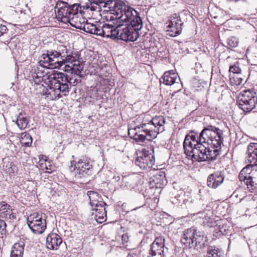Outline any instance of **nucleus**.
Returning a JSON list of instances; mask_svg holds the SVG:
<instances>
[{"instance_id": "obj_21", "label": "nucleus", "mask_w": 257, "mask_h": 257, "mask_svg": "<svg viewBox=\"0 0 257 257\" xmlns=\"http://www.w3.org/2000/svg\"><path fill=\"white\" fill-rule=\"evenodd\" d=\"M44 76V72L38 67L33 68L29 76L30 81H34L36 84H39L42 81Z\"/></svg>"}, {"instance_id": "obj_30", "label": "nucleus", "mask_w": 257, "mask_h": 257, "mask_svg": "<svg viewBox=\"0 0 257 257\" xmlns=\"http://www.w3.org/2000/svg\"><path fill=\"white\" fill-rule=\"evenodd\" d=\"M122 186L127 189H131L134 187L136 180L133 176L128 175L123 177Z\"/></svg>"}, {"instance_id": "obj_9", "label": "nucleus", "mask_w": 257, "mask_h": 257, "mask_svg": "<svg viewBox=\"0 0 257 257\" xmlns=\"http://www.w3.org/2000/svg\"><path fill=\"white\" fill-rule=\"evenodd\" d=\"M62 59L55 52V50H47L46 53L42 54L39 63L45 68H60L62 66Z\"/></svg>"}, {"instance_id": "obj_35", "label": "nucleus", "mask_w": 257, "mask_h": 257, "mask_svg": "<svg viewBox=\"0 0 257 257\" xmlns=\"http://www.w3.org/2000/svg\"><path fill=\"white\" fill-rule=\"evenodd\" d=\"M238 39L234 36L229 37L227 40V45L230 48H235L238 45Z\"/></svg>"}, {"instance_id": "obj_26", "label": "nucleus", "mask_w": 257, "mask_h": 257, "mask_svg": "<svg viewBox=\"0 0 257 257\" xmlns=\"http://www.w3.org/2000/svg\"><path fill=\"white\" fill-rule=\"evenodd\" d=\"M87 195L90 200L89 203L92 207H96V205H99L102 202H104L102 201V199L101 196L96 192L89 191L87 192Z\"/></svg>"}, {"instance_id": "obj_10", "label": "nucleus", "mask_w": 257, "mask_h": 257, "mask_svg": "<svg viewBox=\"0 0 257 257\" xmlns=\"http://www.w3.org/2000/svg\"><path fill=\"white\" fill-rule=\"evenodd\" d=\"M74 165L76 169L75 177L80 179L91 175L93 172V165L90 160L86 157H82L76 162L74 161L71 162V166Z\"/></svg>"}, {"instance_id": "obj_18", "label": "nucleus", "mask_w": 257, "mask_h": 257, "mask_svg": "<svg viewBox=\"0 0 257 257\" xmlns=\"http://www.w3.org/2000/svg\"><path fill=\"white\" fill-rule=\"evenodd\" d=\"M71 25L77 29L83 30L86 33L93 34L96 25L88 23L87 21H85L84 18L79 17L78 20L75 21V23H71Z\"/></svg>"}, {"instance_id": "obj_47", "label": "nucleus", "mask_w": 257, "mask_h": 257, "mask_svg": "<svg viewBox=\"0 0 257 257\" xmlns=\"http://www.w3.org/2000/svg\"><path fill=\"white\" fill-rule=\"evenodd\" d=\"M80 7H81L82 11H81V12H79L78 17L79 16H82V13H83V10H88L90 8V3L89 4H88V3L85 4L83 6H80Z\"/></svg>"}, {"instance_id": "obj_13", "label": "nucleus", "mask_w": 257, "mask_h": 257, "mask_svg": "<svg viewBox=\"0 0 257 257\" xmlns=\"http://www.w3.org/2000/svg\"><path fill=\"white\" fill-rule=\"evenodd\" d=\"M118 15H108L105 17L106 23L102 26L103 37L111 38L113 39L116 38V33L117 32V26H119L118 24Z\"/></svg>"}, {"instance_id": "obj_37", "label": "nucleus", "mask_w": 257, "mask_h": 257, "mask_svg": "<svg viewBox=\"0 0 257 257\" xmlns=\"http://www.w3.org/2000/svg\"><path fill=\"white\" fill-rule=\"evenodd\" d=\"M82 65H80V67L77 66H73V69L72 70L71 75L79 76H81V70H82Z\"/></svg>"}, {"instance_id": "obj_38", "label": "nucleus", "mask_w": 257, "mask_h": 257, "mask_svg": "<svg viewBox=\"0 0 257 257\" xmlns=\"http://www.w3.org/2000/svg\"><path fill=\"white\" fill-rule=\"evenodd\" d=\"M229 71L230 73L232 72L233 73L240 74L241 72V70L238 67V64H234L233 66H230Z\"/></svg>"}, {"instance_id": "obj_19", "label": "nucleus", "mask_w": 257, "mask_h": 257, "mask_svg": "<svg viewBox=\"0 0 257 257\" xmlns=\"http://www.w3.org/2000/svg\"><path fill=\"white\" fill-rule=\"evenodd\" d=\"M62 243L61 237L57 233L49 234L46 238V246L51 250H57Z\"/></svg>"}, {"instance_id": "obj_51", "label": "nucleus", "mask_w": 257, "mask_h": 257, "mask_svg": "<svg viewBox=\"0 0 257 257\" xmlns=\"http://www.w3.org/2000/svg\"><path fill=\"white\" fill-rule=\"evenodd\" d=\"M113 179H115L116 181H118L120 179L119 176L115 177Z\"/></svg>"}, {"instance_id": "obj_25", "label": "nucleus", "mask_w": 257, "mask_h": 257, "mask_svg": "<svg viewBox=\"0 0 257 257\" xmlns=\"http://www.w3.org/2000/svg\"><path fill=\"white\" fill-rule=\"evenodd\" d=\"M24 246L23 241L15 243L13 246L10 257H23Z\"/></svg>"}, {"instance_id": "obj_27", "label": "nucleus", "mask_w": 257, "mask_h": 257, "mask_svg": "<svg viewBox=\"0 0 257 257\" xmlns=\"http://www.w3.org/2000/svg\"><path fill=\"white\" fill-rule=\"evenodd\" d=\"M177 79V74L168 71L164 74L160 81L166 85H172L176 82Z\"/></svg>"}, {"instance_id": "obj_5", "label": "nucleus", "mask_w": 257, "mask_h": 257, "mask_svg": "<svg viewBox=\"0 0 257 257\" xmlns=\"http://www.w3.org/2000/svg\"><path fill=\"white\" fill-rule=\"evenodd\" d=\"M81 7L78 4L69 5L67 2L58 1L55 7V13L57 19L62 23H75L77 21L79 12H81Z\"/></svg>"}, {"instance_id": "obj_39", "label": "nucleus", "mask_w": 257, "mask_h": 257, "mask_svg": "<svg viewBox=\"0 0 257 257\" xmlns=\"http://www.w3.org/2000/svg\"><path fill=\"white\" fill-rule=\"evenodd\" d=\"M93 34L103 37L102 26L100 27L99 25H96Z\"/></svg>"}, {"instance_id": "obj_28", "label": "nucleus", "mask_w": 257, "mask_h": 257, "mask_svg": "<svg viewBox=\"0 0 257 257\" xmlns=\"http://www.w3.org/2000/svg\"><path fill=\"white\" fill-rule=\"evenodd\" d=\"M12 209L10 205L5 201L0 202V217L6 218L9 216V218H11L14 216L12 213Z\"/></svg>"}, {"instance_id": "obj_1", "label": "nucleus", "mask_w": 257, "mask_h": 257, "mask_svg": "<svg viewBox=\"0 0 257 257\" xmlns=\"http://www.w3.org/2000/svg\"><path fill=\"white\" fill-rule=\"evenodd\" d=\"M111 9L117 15L118 24L116 38L124 41L134 42L139 37V31L142 28L143 22L139 14L133 8L121 1H116Z\"/></svg>"}, {"instance_id": "obj_45", "label": "nucleus", "mask_w": 257, "mask_h": 257, "mask_svg": "<svg viewBox=\"0 0 257 257\" xmlns=\"http://www.w3.org/2000/svg\"><path fill=\"white\" fill-rule=\"evenodd\" d=\"M126 257H141V255L139 251L135 250L132 251Z\"/></svg>"}, {"instance_id": "obj_34", "label": "nucleus", "mask_w": 257, "mask_h": 257, "mask_svg": "<svg viewBox=\"0 0 257 257\" xmlns=\"http://www.w3.org/2000/svg\"><path fill=\"white\" fill-rule=\"evenodd\" d=\"M55 52L61 57V59H63L65 57L66 54L68 53L69 51L66 46L63 45H60L57 47Z\"/></svg>"}, {"instance_id": "obj_2", "label": "nucleus", "mask_w": 257, "mask_h": 257, "mask_svg": "<svg viewBox=\"0 0 257 257\" xmlns=\"http://www.w3.org/2000/svg\"><path fill=\"white\" fill-rule=\"evenodd\" d=\"M135 125L128 128V135L131 138L138 142L146 140L152 141L158 134L165 131V119L163 116H156L151 120L143 119L139 122L138 119L134 121Z\"/></svg>"}, {"instance_id": "obj_7", "label": "nucleus", "mask_w": 257, "mask_h": 257, "mask_svg": "<svg viewBox=\"0 0 257 257\" xmlns=\"http://www.w3.org/2000/svg\"><path fill=\"white\" fill-rule=\"evenodd\" d=\"M247 160L250 164L241 170L239 174L238 179L240 181L244 182L247 186V182H248L250 174V169L257 166V143H250L247 147Z\"/></svg>"}, {"instance_id": "obj_29", "label": "nucleus", "mask_w": 257, "mask_h": 257, "mask_svg": "<svg viewBox=\"0 0 257 257\" xmlns=\"http://www.w3.org/2000/svg\"><path fill=\"white\" fill-rule=\"evenodd\" d=\"M16 122L18 126L21 130H24L26 128L29 123V120L27 114L22 112L20 113L17 116Z\"/></svg>"}, {"instance_id": "obj_17", "label": "nucleus", "mask_w": 257, "mask_h": 257, "mask_svg": "<svg viewBox=\"0 0 257 257\" xmlns=\"http://www.w3.org/2000/svg\"><path fill=\"white\" fill-rule=\"evenodd\" d=\"M224 179L223 173L217 171L210 174L207 178V186L212 188H216L221 185Z\"/></svg>"}, {"instance_id": "obj_15", "label": "nucleus", "mask_w": 257, "mask_h": 257, "mask_svg": "<svg viewBox=\"0 0 257 257\" xmlns=\"http://www.w3.org/2000/svg\"><path fill=\"white\" fill-rule=\"evenodd\" d=\"M167 251L168 248L165 246L164 237L159 236L152 243L149 254L150 257H166L165 254Z\"/></svg>"}, {"instance_id": "obj_31", "label": "nucleus", "mask_w": 257, "mask_h": 257, "mask_svg": "<svg viewBox=\"0 0 257 257\" xmlns=\"http://www.w3.org/2000/svg\"><path fill=\"white\" fill-rule=\"evenodd\" d=\"M214 148V147H213ZM221 146L218 148L220 149ZM216 148V147L215 148ZM216 148V149H210L209 146H207V151L206 157L205 158V161L209 160H214L216 159L217 156L219 155V150Z\"/></svg>"}, {"instance_id": "obj_4", "label": "nucleus", "mask_w": 257, "mask_h": 257, "mask_svg": "<svg viewBox=\"0 0 257 257\" xmlns=\"http://www.w3.org/2000/svg\"><path fill=\"white\" fill-rule=\"evenodd\" d=\"M194 133L192 131L190 133L191 135H187L183 143V147L185 153L187 152L189 147L190 146L189 143L196 146L197 143H206L209 141L210 143L213 145L214 148H219L223 144V132L219 128L209 125L204 127L199 134V136L196 137L194 135ZM194 148V147H192Z\"/></svg>"}, {"instance_id": "obj_22", "label": "nucleus", "mask_w": 257, "mask_h": 257, "mask_svg": "<svg viewBox=\"0 0 257 257\" xmlns=\"http://www.w3.org/2000/svg\"><path fill=\"white\" fill-rule=\"evenodd\" d=\"M164 176L162 175H156L150 179V184L151 188L161 189L163 188L166 180Z\"/></svg>"}, {"instance_id": "obj_41", "label": "nucleus", "mask_w": 257, "mask_h": 257, "mask_svg": "<svg viewBox=\"0 0 257 257\" xmlns=\"http://www.w3.org/2000/svg\"><path fill=\"white\" fill-rule=\"evenodd\" d=\"M90 3V8L91 11H95L97 9V6L100 5V7H103L104 4L99 3H91L88 0Z\"/></svg>"}, {"instance_id": "obj_43", "label": "nucleus", "mask_w": 257, "mask_h": 257, "mask_svg": "<svg viewBox=\"0 0 257 257\" xmlns=\"http://www.w3.org/2000/svg\"><path fill=\"white\" fill-rule=\"evenodd\" d=\"M8 31V29L6 26L0 24V37L7 33Z\"/></svg>"}, {"instance_id": "obj_42", "label": "nucleus", "mask_w": 257, "mask_h": 257, "mask_svg": "<svg viewBox=\"0 0 257 257\" xmlns=\"http://www.w3.org/2000/svg\"><path fill=\"white\" fill-rule=\"evenodd\" d=\"M6 227V222L4 220L0 219V231L2 235L5 234Z\"/></svg>"}, {"instance_id": "obj_36", "label": "nucleus", "mask_w": 257, "mask_h": 257, "mask_svg": "<svg viewBox=\"0 0 257 257\" xmlns=\"http://www.w3.org/2000/svg\"><path fill=\"white\" fill-rule=\"evenodd\" d=\"M250 176H249L248 182H247V187L252 184V182H255V179L257 180V170H250Z\"/></svg>"}, {"instance_id": "obj_23", "label": "nucleus", "mask_w": 257, "mask_h": 257, "mask_svg": "<svg viewBox=\"0 0 257 257\" xmlns=\"http://www.w3.org/2000/svg\"><path fill=\"white\" fill-rule=\"evenodd\" d=\"M62 66L63 64H69L77 67H80V65H82L81 62L78 60V57L77 55L74 56L70 51L68 54H66L65 57L62 59Z\"/></svg>"}, {"instance_id": "obj_6", "label": "nucleus", "mask_w": 257, "mask_h": 257, "mask_svg": "<svg viewBox=\"0 0 257 257\" xmlns=\"http://www.w3.org/2000/svg\"><path fill=\"white\" fill-rule=\"evenodd\" d=\"M206 241L204 233L194 227L184 231L181 239V242L186 247L197 250L203 248Z\"/></svg>"}, {"instance_id": "obj_44", "label": "nucleus", "mask_w": 257, "mask_h": 257, "mask_svg": "<svg viewBox=\"0 0 257 257\" xmlns=\"http://www.w3.org/2000/svg\"><path fill=\"white\" fill-rule=\"evenodd\" d=\"M64 65V67L62 68V70H64L65 72H71L72 71V70L73 67V65H70L69 64H63Z\"/></svg>"}, {"instance_id": "obj_33", "label": "nucleus", "mask_w": 257, "mask_h": 257, "mask_svg": "<svg viewBox=\"0 0 257 257\" xmlns=\"http://www.w3.org/2000/svg\"><path fill=\"white\" fill-rule=\"evenodd\" d=\"M221 251L214 246H209L207 248L206 257H220Z\"/></svg>"}, {"instance_id": "obj_32", "label": "nucleus", "mask_w": 257, "mask_h": 257, "mask_svg": "<svg viewBox=\"0 0 257 257\" xmlns=\"http://www.w3.org/2000/svg\"><path fill=\"white\" fill-rule=\"evenodd\" d=\"M32 138L29 134L26 133L22 134L20 142L23 146H31L32 143Z\"/></svg>"}, {"instance_id": "obj_48", "label": "nucleus", "mask_w": 257, "mask_h": 257, "mask_svg": "<svg viewBox=\"0 0 257 257\" xmlns=\"http://www.w3.org/2000/svg\"><path fill=\"white\" fill-rule=\"evenodd\" d=\"M216 233H220V234H224L226 233V229L223 227H220V225L215 229Z\"/></svg>"}, {"instance_id": "obj_40", "label": "nucleus", "mask_w": 257, "mask_h": 257, "mask_svg": "<svg viewBox=\"0 0 257 257\" xmlns=\"http://www.w3.org/2000/svg\"><path fill=\"white\" fill-rule=\"evenodd\" d=\"M136 210H137V208H134L133 209H132L131 211H130V214H131V216H135V218H134V221L135 222H138L139 220H140V214H139L138 213V214H137V212H136Z\"/></svg>"}, {"instance_id": "obj_8", "label": "nucleus", "mask_w": 257, "mask_h": 257, "mask_svg": "<svg viewBox=\"0 0 257 257\" xmlns=\"http://www.w3.org/2000/svg\"><path fill=\"white\" fill-rule=\"evenodd\" d=\"M237 103L239 108L244 112H250L255 108L257 104L256 92L249 89L242 91L237 96Z\"/></svg>"}, {"instance_id": "obj_12", "label": "nucleus", "mask_w": 257, "mask_h": 257, "mask_svg": "<svg viewBox=\"0 0 257 257\" xmlns=\"http://www.w3.org/2000/svg\"><path fill=\"white\" fill-rule=\"evenodd\" d=\"M45 215L35 212L27 218V224L31 230L35 234H41L46 228Z\"/></svg>"}, {"instance_id": "obj_50", "label": "nucleus", "mask_w": 257, "mask_h": 257, "mask_svg": "<svg viewBox=\"0 0 257 257\" xmlns=\"http://www.w3.org/2000/svg\"><path fill=\"white\" fill-rule=\"evenodd\" d=\"M51 167V166L49 165V167L47 166L46 164H45V169L46 170H47L46 172L48 173H51L52 172V170L51 169V168H50Z\"/></svg>"}, {"instance_id": "obj_14", "label": "nucleus", "mask_w": 257, "mask_h": 257, "mask_svg": "<svg viewBox=\"0 0 257 257\" xmlns=\"http://www.w3.org/2000/svg\"><path fill=\"white\" fill-rule=\"evenodd\" d=\"M184 14H174L170 18V22L167 26L168 34L171 37H176L181 34L184 22L182 18Z\"/></svg>"}, {"instance_id": "obj_11", "label": "nucleus", "mask_w": 257, "mask_h": 257, "mask_svg": "<svg viewBox=\"0 0 257 257\" xmlns=\"http://www.w3.org/2000/svg\"><path fill=\"white\" fill-rule=\"evenodd\" d=\"M189 143L190 146L189 147L185 154L187 156L191 157L194 160L199 162L205 161V158L207 151V146L210 145L213 147V145L210 143L209 141L198 144L197 143L196 146L193 145L194 148H192V144L191 143L189 142Z\"/></svg>"}, {"instance_id": "obj_46", "label": "nucleus", "mask_w": 257, "mask_h": 257, "mask_svg": "<svg viewBox=\"0 0 257 257\" xmlns=\"http://www.w3.org/2000/svg\"><path fill=\"white\" fill-rule=\"evenodd\" d=\"M249 191H252L255 188H257V180L255 179V182H252V184L247 187Z\"/></svg>"}, {"instance_id": "obj_24", "label": "nucleus", "mask_w": 257, "mask_h": 257, "mask_svg": "<svg viewBox=\"0 0 257 257\" xmlns=\"http://www.w3.org/2000/svg\"><path fill=\"white\" fill-rule=\"evenodd\" d=\"M210 210H203L202 211L197 212L196 214H194V215H196L197 217L199 218L200 219H202V223L204 225H207L208 226L211 227L212 225L211 224V218L210 216Z\"/></svg>"}, {"instance_id": "obj_20", "label": "nucleus", "mask_w": 257, "mask_h": 257, "mask_svg": "<svg viewBox=\"0 0 257 257\" xmlns=\"http://www.w3.org/2000/svg\"><path fill=\"white\" fill-rule=\"evenodd\" d=\"M105 205V202H102L101 204L96 205V207L92 208V210L94 211L93 214L95 215V219L99 223L106 220V212L104 208Z\"/></svg>"}, {"instance_id": "obj_3", "label": "nucleus", "mask_w": 257, "mask_h": 257, "mask_svg": "<svg viewBox=\"0 0 257 257\" xmlns=\"http://www.w3.org/2000/svg\"><path fill=\"white\" fill-rule=\"evenodd\" d=\"M81 77L71 75L66 76L64 74L56 72L48 76V88H46L44 94L50 100L59 99L63 96L68 95L70 85H76L80 82Z\"/></svg>"}, {"instance_id": "obj_49", "label": "nucleus", "mask_w": 257, "mask_h": 257, "mask_svg": "<svg viewBox=\"0 0 257 257\" xmlns=\"http://www.w3.org/2000/svg\"><path fill=\"white\" fill-rule=\"evenodd\" d=\"M122 242L123 243H127L129 240V236L127 233H124L121 236Z\"/></svg>"}, {"instance_id": "obj_16", "label": "nucleus", "mask_w": 257, "mask_h": 257, "mask_svg": "<svg viewBox=\"0 0 257 257\" xmlns=\"http://www.w3.org/2000/svg\"><path fill=\"white\" fill-rule=\"evenodd\" d=\"M135 164L142 169H148L152 167L155 164V159L153 155L149 153V151L143 149L138 154L135 161Z\"/></svg>"}]
</instances>
